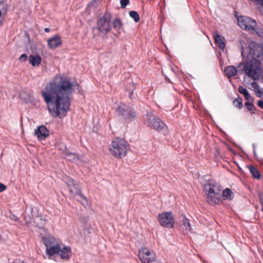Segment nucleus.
<instances>
[{
    "instance_id": "obj_1",
    "label": "nucleus",
    "mask_w": 263,
    "mask_h": 263,
    "mask_svg": "<svg viewBox=\"0 0 263 263\" xmlns=\"http://www.w3.org/2000/svg\"><path fill=\"white\" fill-rule=\"evenodd\" d=\"M77 83H71L67 78L56 77L46 86L41 95L47 105L50 114L53 117H64L69 109L71 95Z\"/></svg>"
},
{
    "instance_id": "obj_2",
    "label": "nucleus",
    "mask_w": 263,
    "mask_h": 263,
    "mask_svg": "<svg viewBox=\"0 0 263 263\" xmlns=\"http://www.w3.org/2000/svg\"><path fill=\"white\" fill-rule=\"evenodd\" d=\"M247 61L245 63H240L238 68H240V71L249 78H251L253 80H258L262 73V68L261 64L259 62L255 61V60L247 58Z\"/></svg>"
},
{
    "instance_id": "obj_3",
    "label": "nucleus",
    "mask_w": 263,
    "mask_h": 263,
    "mask_svg": "<svg viewBox=\"0 0 263 263\" xmlns=\"http://www.w3.org/2000/svg\"><path fill=\"white\" fill-rule=\"evenodd\" d=\"M206 193L207 201L210 204H218L221 200V186L218 183L210 181L204 185Z\"/></svg>"
},
{
    "instance_id": "obj_4",
    "label": "nucleus",
    "mask_w": 263,
    "mask_h": 263,
    "mask_svg": "<svg viewBox=\"0 0 263 263\" xmlns=\"http://www.w3.org/2000/svg\"><path fill=\"white\" fill-rule=\"evenodd\" d=\"M129 149L128 143L118 138L112 140L109 148L110 154L117 159H121L126 156Z\"/></svg>"
},
{
    "instance_id": "obj_5",
    "label": "nucleus",
    "mask_w": 263,
    "mask_h": 263,
    "mask_svg": "<svg viewBox=\"0 0 263 263\" xmlns=\"http://www.w3.org/2000/svg\"><path fill=\"white\" fill-rule=\"evenodd\" d=\"M241 55L243 57L247 56V58L262 63L263 62V44L260 45L255 42L251 43L249 46L248 52V50L246 52L242 49Z\"/></svg>"
},
{
    "instance_id": "obj_6",
    "label": "nucleus",
    "mask_w": 263,
    "mask_h": 263,
    "mask_svg": "<svg viewBox=\"0 0 263 263\" xmlns=\"http://www.w3.org/2000/svg\"><path fill=\"white\" fill-rule=\"evenodd\" d=\"M69 192L74 199L83 205L87 204V198L82 194L81 190L78 183L71 178L67 177L65 180Z\"/></svg>"
},
{
    "instance_id": "obj_7",
    "label": "nucleus",
    "mask_w": 263,
    "mask_h": 263,
    "mask_svg": "<svg viewBox=\"0 0 263 263\" xmlns=\"http://www.w3.org/2000/svg\"><path fill=\"white\" fill-rule=\"evenodd\" d=\"M110 21V14H105L97 20V29L99 31V35L103 39L107 37V34L111 29Z\"/></svg>"
},
{
    "instance_id": "obj_8",
    "label": "nucleus",
    "mask_w": 263,
    "mask_h": 263,
    "mask_svg": "<svg viewBox=\"0 0 263 263\" xmlns=\"http://www.w3.org/2000/svg\"><path fill=\"white\" fill-rule=\"evenodd\" d=\"M144 122L145 124L151 128L159 132L163 131L166 128L164 123L161 121H159L158 119H156L155 116L151 112L147 114Z\"/></svg>"
},
{
    "instance_id": "obj_9",
    "label": "nucleus",
    "mask_w": 263,
    "mask_h": 263,
    "mask_svg": "<svg viewBox=\"0 0 263 263\" xmlns=\"http://www.w3.org/2000/svg\"><path fill=\"white\" fill-rule=\"evenodd\" d=\"M116 111L118 116L124 120H130L136 117V112L135 110L124 104L118 106Z\"/></svg>"
},
{
    "instance_id": "obj_10",
    "label": "nucleus",
    "mask_w": 263,
    "mask_h": 263,
    "mask_svg": "<svg viewBox=\"0 0 263 263\" xmlns=\"http://www.w3.org/2000/svg\"><path fill=\"white\" fill-rule=\"evenodd\" d=\"M238 25L242 29L250 31H254L256 26V22L250 17L240 16L237 18Z\"/></svg>"
},
{
    "instance_id": "obj_11",
    "label": "nucleus",
    "mask_w": 263,
    "mask_h": 263,
    "mask_svg": "<svg viewBox=\"0 0 263 263\" xmlns=\"http://www.w3.org/2000/svg\"><path fill=\"white\" fill-rule=\"evenodd\" d=\"M158 220L161 226L167 228H173L175 223L174 218L171 212L159 214Z\"/></svg>"
},
{
    "instance_id": "obj_12",
    "label": "nucleus",
    "mask_w": 263,
    "mask_h": 263,
    "mask_svg": "<svg viewBox=\"0 0 263 263\" xmlns=\"http://www.w3.org/2000/svg\"><path fill=\"white\" fill-rule=\"evenodd\" d=\"M139 258L142 263H150L155 260V252L147 248H142L139 251Z\"/></svg>"
},
{
    "instance_id": "obj_13",
    "label": "nucleus",
    "mask_w": 263,
    "mask_h": 263,
    "mask_svg": "<svg viewBox=\"0 0 263 263\" xmlns=\"http://www.w3.org/2000/svg\"><path fill=\"white\" fill-rule=\"evenodd\" d=\"M34 134L39 140H43L49 136V131L45 126L41 125L35 130Z\"/></svg>"
},
{
    "instance_id": "obj_14",
    "label": "nucleus",
    "mask_w": 263,
    "mask_h": 263,
    "mask_svg": "<svg viewBox=\"0 0 263 263\" xmlns=\"http://www.w3.org/2000/svg\"><path fill=\"white\" fill-rule=\"evenodd\" d=\"M62 44L61 37L55 35L48 40V46L50 49L56 48Z\"/></svg>"
},
{
    "instance_id": "obj_15",
    "label": "nucleus",
    "mask_w": 263,
    "mask_h": 263,
    "mask_svg": "<svg viewBox=\"0 0 263 263\" xmlns=\"http://www.w3.org/2000/svg\"><path fill=\"white\" fill-rule=\"evenodd\" d=\"M62 259H68L71 254V248L69 247H65L62 249L60 248L59 252L58 253Z\"/></svg>"
},
{
    "instance_id": "obj_16",
    "label": "nucleus",
    "mask_w": 263,
    "mask_h": 263,
    "mask_svg": "<svg viewBox=\"0 0 263 263\" xmlns=\"http://www.w3.org/2000/svg\"><path fill=\"white\" fill-rule=\"evenodd\" d=\"M8 9L7 5L4 2H0V27L2 26Z\"/></svg>"
},
{
    "instance_id": "obj_17",
    "label": "nucleus",
    "mask_w": 263,
    "mask_h": 263,
    "mask_svg": "<svg viewBox=\"0 0 263 263\" xmlns=\"http://www.w3.org/2000/svg\"><path fill=\"white\" fill-rule=\"evenodd\" d=\"M43 240L46 248H48L50 247H52L53 246H55L58 244V241L53 237L48 236L44 237L43 238Z\"/></svg>"
},
{
    "instance_id": "obj_18",
    "label": "nucleus",
    "mask_w": 263,
    "mask_h": 263,
    "mask_svg": "<svg viewBox=\"0 0 263 263\" xmlns=\"http://www.w3.org/2000/svg\"><path fill=\"white\" fill-rule=\"evenodd\" d=\"M214 41L216 44L218 45L219 48L221 49H223L225 47V44L223 41V37L220 35L217 31L215 32L214 34Z\"/></svg>"
},
{
    "instance_id": "obj_19",
    "label": "nucleus",
    "mask_w": 263,
    "mask_h": 263,
    "mask_svg": "<svg viewBox=\"0 0 263 263\" xmlns=\"http://www.w3.org/2000/svg\"><path fill=\"white\" fill-rule=\"evenodd\" d=\"M28 61L33 66H37L41 64V58L38 55H30Z\"/></svg>"
},
{
    "instance_id": "obj_20",
    "label": "nucleus",
    "mask_w": 263,
    "mask_h": 263,
    "mask_svg": "<svg viewBox=\"0 0 263 263\" xmlns=\"http://www.w3.org/2000/svg\"><path fill=\"white\" fill-rule=\"evenodd\" d=\"M224 72L228 78H232L237 74V70L233 66H229L225 68Z\"/></svg>"
},
{
    "instance_id": "obj_21",
    "label": "nucleus",
    "mask_w": 263,
    "mask_h": 263,
    "mask_svg": "<svg viewBox=\"0 0 263 263\" xmlns=\"http://www.w3.org/2000/svg\"><path fill=\"white\" fill-rule=\"evenodd\" d=\"M234 197V193L229 188H226L222 192V198L223 200H231Z\"/></svg>"
},
{
    "instance_id": "obj_22",
    "label": "nucleus",
    "mask_w": 263,
    "mask_h": 263,
    "mask_svg": "<svg viewBox=\"0 0 263 263\" xmlns=\"http://www.w3.org/2000/svg\"><path fill=\"white\" fill-rule=\"evenodd\" d=\"M60 248V247L59 244L53 246L52 247H50L48 248H46V253L47 255L50 256L55 254H58V252H59Z\"/></svg>"
},
{
    "instance_id": "obj_23",
    "label": "nucleus",
    "mask_w": 263,
    "mask_h": 263,
    "mask_svg": "<svg viewBox=\"0 0 263 263\" xmlns=\"http://www.w3.org/2000/svg\"><path fill=\"white\" fill-rule=\"evenodd\" d=\"M238 91L239 93L244 95L245 99L247 101H252V98L250 96L246 88L242 86H240L238 88Z\"/></svg>"
},
{
    "instance_id": "obj_24",
    "label": "nucleus",
    "mask_w": 263,
    "mask_h": 263,
    "mask_svg": "<svg viewBox=\"0 0 263 263\" xmlns=\"http://www.w3.org/2000/svg\"><path fill=\"white\" fill-rule=\"evenodd\" d=\"M65 155L66 159L69 161L75 162L79 160V156L75 153H72L71 152H66L65 153Z\"/></svg>"
},
{
    "instance_id": "obj_25",
    "label": "nucleus",
    "mask_w": 263,
    "mask_h": 263,
    "mask_svg": "<svg viewBox=\"0 0 263 263\" xmlns=\"http://www.w3.org/2000/svg\"><path fill=\"white\" fill-rule=\"evenodd\" d=\"M181 218L182 221V228L186 231H191V227L189 222V220L186 219L184 216H182Z\"/></svg>"
},
{
    "instance_id": "obj_26",
    "label": "nucleus",
    "mask_w": 263,
    "mask_h": 263,
    "mask_svg": "<svg viewBox=\"0 0 263 263\" xmlns=\"http://www.w3.org/2000/svg\"><path fill=\"white\" fill-rule=\"evenodd\" d=\"M252 101H248V102L245 103V105L247 108V109L252 114L255 112V107L252 103Z\"/></svg>"
},
{
    "instance_id": "obj_27",
    "label": "nucleus",
    "mask_w": 263,
    "mask_h": 263,
    "mask_svg": "<svg viewBox=\"0 0 263 263\" xmlns=\"http://www.w3.org/2000/svg\"><path fill=\"white\" fill-rule=\"evenodd\" d=\"M249 170L250 173L254 178L257 179L259 178L260 174L258 171L255 167H254L253 166H250Z\"/></svg>"
},
{
    "instance_id": "obj_28",
    "label": "nucleus",
    "mask_w": 263,
    "mask_h": 263,
    "mask_svg": "<svg viewBox=\"0 0 263 263\" xmlns=\"http://www.w3.org/2000/svg\"><path fill=\"white\" fill-rule=\"evenodd\" d=\"M122 25L121 20L119 18H116L113 21V27L117 31L121 29Z\"/></svg>"
},
{
    "instance_id": "obj_29",
    "label": "nucleus",
    "mask_w": 263,
    "mask_h": 263,
    "mask_svg": "<svg viewBox=\"0 0 263 263\" xmlns=\"http://www.w3.org/2000/svg\"><path fill=\"white\" fill-rule=\"evenodd\" d=\"M234 106L236 107L241 109L242 107V99L240 98H238L235 99L233 102Z\"/></svg>"
},
{
    "instance_id": "obj_30",
    "label": "nucleus",
    "mask_w": 263,
    "mask_h": 263,
    "mask_svg": "<svg viewBox=\"0 0 263 263\" xmlns=\"http://www.w3.org/2000/svg\"><path fill=\"white\" fill-rule=\"evenodd\" d=\"M129 15L132 17L135 22L137 23L140 21V17L138 13L135 11H130L129 13Z\"/></svg>"
},
{
    "instance_id": "obj_31",
    "label": "nucleus",
    "mask_w": 263,
    "mask_h": 263,
    "mask_svg": "<svg viewBox=\"0 0 263 263\" xmlns=\"http://www.w3.org/2000/svg\"><path fill=\"white\" fill-rule=\"evenodd\" d=\"M129 3V0H120L121 8L124 9Z\"/></svg>"
},
{
    "instance_id": "obj_32",
    "label": "nucleus",
    "mask_w": 263,
    "mask_h": 263,
    "mask_svg": "<svg viewBox=\"0 0 263 263\" xmlns=\"http://www.w3.org/2000/svg\"><path fill=\"white\" fill-rule=\"evenodd\" d=\"M37 220H39L41 221L40 224L41 226H39L40 228L42 229L44 227V226L45 224L46 221L45 219H42V218H38Z\"/></svg>"
},
{
    "instance_id": "obj_33",
    "label": "nucleus",
    "mask_w": 263,
    "mask_h": 263,
    "mask_svg": "<svg viewBox=\"0 0 263 263\" xmlns=\"http://www.w3.org/2000/svg\"><path fill=\"white\" fill-rule=\"evenodd\" d=\"M251 85L252 87L255 89V90H257L259 89H260V87L259 85L257 84V83L255 82H253L251 83Z\"/></svg>"
},
{
    "instance_id": "obj_34",
    "label": "nucleus",
    "mask_w": 263,
    "mask_h": 263,
    "mask_svg": "<svg viewBox=\"0 0 263 263\" xmlns=\"http://www.w3.org/2000/svg\"><path fill=\"white\" fill-rule=\"evenodd\" d=\"M27 58V55L25 53L22 54L19 58V60L22 62H24L26 60Z\"/></svg>"
},
{
    "instance_id": "obj_35",
    "label": "nucleus",
    "mask_w": 263,
    "mask_h": 263,
    "mask_svg": "<svg viewBox=\"0 0 263 263\" xmlns=\"http://www.w3.org/2000/svg\"><path fill=\"white\" fill-rule=\"evenodd\" d=\"M6 186L0 182V192L4 191L6 189Z\"/></svg>"
},
{
    "instance_id": "obj_36",
    "label": "nucleus",
    "mask_w": 263,
    "mask_h": 263,
    "mask_svg": "<svg viewBox=\"0 0 263 263\" xmlns=\"http://www.w3.org/2000/svg\"><path fill=\"white\" fill-rule=\"evenodd\" d=\"M257 105L261 109H263V101L259 100L257 102Z\"/></svg>"
},
{
    "instance_id": "obj_37",
    "label": "nucleus",
    "mask_w": 263,
    "mask_h": 263,
    "mask_svg": "<svg viewBox=\"0 0 263 263\" xmlns=\"http://www.w3.org/2000/svg\"><path fill=\"white\" fill-rule=\"evenodd\" d=\"M257 96L260 97L261 95V93H262V91L261 90V89H259L255 91Z\"/></svg>"
},
{
    "instance_id": "obj_38",
    "label": "nucleus",
    "mask_w": 263,
    "mask_h": 263,
    "mask_svg": "<svg viewBox=\"0 0 263 263\" xmlns=\"http://www.w3.org/2000/svg\"><path fill=\"white\" fill-rule=\"evenodd\" d=\"M258 9L259 10V11L263 15V5H261L260 6H258Z\"/></svg>"
},
{
    "instance_id": "obj_39",
    "label": "nucleus",
    "mask_w": 263,
    "mask_h": 263,
    "mask_svg": "<svg viewBox=\"0 0 263 263\" xmlns=\"http://www.w3.org/2000/svg\"><path fill=\"white\" fill-rule=\"evenodd\" d=\"M44 30L46 32H49L50 31V28H46Z\"/></svg>"
},
{
    "instance_id": "obj_40",
    "label": "nucleus",
    "mask_w": 263,
    "mask_h": 263,
    "mask_svg": "<svg viewBox=\"0 0 263 263\" xmlns=\"http://www.w3.org/2000/svg\"><path fill=\"white\" fill-rule=\"evenodd\" d=\"M92 5L91 3H89V6Z\"/></svg>"
}]
</instances>
